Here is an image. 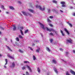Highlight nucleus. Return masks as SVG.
I'll use <instances>...</instances> for the list:
<instances>
[{
    "label": "nucleus",
    "mask_w": 75,
    "mask_h": 75,
    "mask_svg": "<svg viewBox=\"0 0 75 75\" xmlns=\"http://www.w3.org/2000/svg\"><path fill=\"white\" fill-rule=\"evenodd\" d=\"M6 47H7V48L10 51H11V52H12V50H11V49L9 47L7 46H6Z\"/></svg>",
    "instance_id": "2eb2a0df"
},
{
    "label": "nucleus",
    "mask_w": 75,
    "mask_h": 75,
    "mask_svg": "<svg viewBox=\"0 0 75 75\" xmlns=\"http://www.w3.org/2000/svg\"><path fill=\"white\" fill-rule=\"evenodd\" d=\"M72 8H73V7L72 6H71L70 7V9H72Z\"/></svg>",
    "instance_id": "6e6d98bb"
},
{
    "label": "nucleus",
    "mask_w": 75,
    "mask_h": 75,
    "mask_svg": "<svg viewBox=\"0 0 75 75\" xmlns=\"http://www.w3.org/2000/svg\"><path fill=\"white\" fill-rule=\"evenodd\" d=\"M22 70H24V69H26V68L25 66H24L23 67H22Z\"/></svg>",
    "instance_id": "aec40b11"
},
{
    "label": "nucleus",
    "mask_w": 75,
    "mask_h": 75,
    "mask_svg": "<svg viewBox=\"0 0 75 75\" xmlns=\"http://www.w3.org/2000/svg\"><path fill=\"white\" fill-rule=\"evenodd\" d=\"M54 71H55V72H56V74H58V71H57V69H55V68L54 69Z\"/></svg>",
    "instance_id": "6ab92c4d"
},
{
    "label": "nucleus",
    "mask_w": 75,
    "mask_h": 75,
    "mask_svg": "<svg viewBox=\"0 0 75 75\" xmlns=\"http://www.w3.org/2000/svg\"><path fill=\"white\" fill-rule=\"evenodd\" d=\"M1 34V32H0V34Z\"/></svg>",
    "instance_id": "0e129e2a"
},
{
    "label": "nucleus",
    "mask_w": 75,
    "mask_h": 75,
    "mask_svg": "<svg viewBox=\"0 0 75 75\" xmlns=\"http://www.w3.org/2000/svg\"><path fill=\"white\" fill-rule=\"evenodd\" d=\"M19 38H21V39H23V36H21V35H19Z\"/></svg>",
    "instance_id": "cd10ccee"
},
{
    "label": "nucleus",
    "mask_w": 75,
    "mask_h": 75,
    "mask_svg": "<svg viewBox=\"0 0 75 75\" xmlns=\"http://www.w3.org/2000/svg\"><path fill=\"white\" fill-rule=\"evenodd\" d=\"M47 11L48 13H50V11H51V10H50V9H49L47 10Z\"/></svg>",
    "instance_id": "e433bc0d"
},
{
    "label": "nucleus",
    "mask_w": 75,
    "mask_h": 75,
    "mask_svg": "<svg viewBox=\"0 0 75 75\" xmlns=\"http://www.w3.org/2000/svg\"><path fill=\"white\" fill-rule=\"evenodd\" d=\"M7 59H5V62H6V63L5 64V65H6L7 64Z\"/></svg>",
    "instance_id": "bb28decb"
},
{
    "label": "nucleus",
    "mask_w": 75,
    "mask_h": 75,
    "mask_svg": "<svg viewBox=\"0 0 75 75\" xmlns=\"http://www.w3.org/2000/svg\"><path fill=\"white\" fill-rule=\"evenodd\" d=\"M19 52H20L21 53H23V51H21V50L19 49Z\"/></svg>",
    "instance_id": "c85d7f7f"
},
{
    "label": "nucleus",
    "mask_w": 75,
    "mask_h": 75,
    "mask_svg": "<svg viewBox=\"0 0 75 75\" xmlns=\"http://www.w3.org/2000/svg\"><path fill=\"white\" fill-rule=\"evenodd\" d=\"M52 61L53 62L54 64H57V62L56 61V60H55V59H53L52 60Z\"/></svg>",
    "instance_id": "ddd939ff"
},
{
    "label": "nucleus",
    "mask_w": 75,
    "mask_h": 75,
    "mask_svg": "<svg viewBox=\"0 0 75 75\" xmlns=\"http://www.w3.org/2000/svg\"><path fill=\"white\" fill-rule=\"evenodd\" d=\"M62 7H66V5H65V4H64L63 5H62Z\"/></svg>",
    "instance_id": "c756f323"
},
{
    "label": "nucleus",
    "mask_w": 75,
    "mask_h": 75,
    "mask_svg": "<svg viewBox=\"0 0 75 75\" xmlns=\"http://www.w3.org/2000/svg\"><path fill=\"white\" fill-rule=\"evenodd\" d=\"M53 2L54 3H57V1H56L55 0H53Z\"/></svg>",
    "instance_id": "79ce46f5"
},
{
    "label": "nucleus",
    "mask_w": 75,
    "mask_h": 75,
    "mask_svg": "<svg viewBox=\"0 0 75 75\" xmlns=\"http://www.w3.org/2000/svg\"><path fill=\"white\" fill-rule=\"evenodd\" d=\"M28 10L30 12H31V13H34V11L33 10H32L31 9H28Z\"/></svg>",
    "instance_id": "0eeeda50"
},
{
    "label": "nucleus",
    "mask_w": 75,
    "mask_h": 75,
    "mask_svg": "<svg viewBox=\"0 0 75 75\" xmlns=\"http://www.w3.org/2000/svg\"><path fill=\"white\" fill-rule=\"evenodd\" d=\"M54 17L52 16H49V18H50L51 19H52V18H53Z\"/></svg>",
    "instance_id": "58836bf2"
},
{
    "label": "nucleus",
    "mask_w": 75,
    "mask_h": 75,
    "mask_svg": "<svg viewBox=\"0 0 75 75\" xmlns=\"http://www.w3.org/2000/svg\"><path fill=\"white\" fill-rule=\"evenodd\" d=\"M4 68H7V67H6V66H4Z\"/></svg>",
    "instance_id": "bf43d9fd"
},
{
    "label": "nucleus",
    "mask_w": 75,
    "mask_h": 75,
    "mask_svg": "<svg viewBox=\"0 0 75 75\" xmlns=\"http://www.w3.org/2000/svg\"><path fill=\"white\" fill-rule=\"evenodd\" d=\"M49 40L50 43H52L53 42V39H50Z\"/></svg>",
    "instance_id": "b1692460"
},
{
    "label": "nucleus",
    "mask_w": 75,
    "mask_h": 75,
    "mask_svg": "<svg viewBox=\"0 0 75 75\" xmlns=\"http://www.w3.org/2000/svg\"><path fill=\"white\" fill-rule=\"evenodd\" d=\"M2 56V55H1V54H0V57H1Z\"/></svg>",
    "instance_id": "e2e57ef3"
},
{
    "label": "nucleus",
    "mask_w": 75,
    "mask_h": 75,
    "mask_svg": "<svg viewBox=\"0 0 75 75\" xmlns=\"http://www.w3.org/2000/svg\"><path fill=\"white\" fill-rule=\"evenodd\" d=\"M46 50L48 52H50V49L49 48L46 47Z\"/></svg>",
    "instance_id": "f3484780"
},
{
    "label": "nucleus",
    "mask_w": 75,
    "mask_h": 75,
    "mask_svg": "<svg viewBox=\"0 0 75 75\" xmlns=\"http://www.w3.org/2000/svg\"><path fill=\"white\" fill-rule=\"evenodd\" d=\"M67 23L68 24V25L70 27H72V25L70 23L69 21L67 22Z\"/></svg>",
    "instance_id": "4468645a"
},
{
    "label": "nucleus",
    "mask_w": 75,
    "mask_h": 75,
    "mask_svg": "<svg viewBox=\"0 0 75 75\" xmlns=\"http://www.w3.org/2000/svg\"><path fill=\"white\" fill-rule=\"evenodd\" d=\"M60 33H61L62 35V36H65V35H64V33H63V31H62V30H60Z\"/></svg>",
    "instance_id": "dca6fc26"
},
{
    "label": "nucleus",
    "mask_w": 75,
    "mask_h": 75,
    "mask_svg": "<svg viewBox=\"0 0 75 75\" xmlns=\"http://www.w3.org/2000/svg\"><path fill=\"white\" fill-rule=\"evenodd\" d=\"M20 14L21 15V16H23V15L21 14V13H20Z\"/></svg>",
    "instance_id": "69168bd1"
},
{
    "label": "nucleus",
    "mask_w": 75,
    "mask_h": 75,
    "mask_svg": "<svg viewBox=\"0 0 75 75\" xmlns=\"http://www.w3.org/2000/svg\"><path fill=\"white\" fill-rule=\"evenodd\" d=\"M50 35H52V36H54V35L53 34V33H50Z\"/></svg>",
    "instance_id": "4c0bfd02"
},
{
    "label": "nucleus",
    "mask_w": 75,
    "mask_h": 75,
    "mask_svg": "<svg viewBox=\"0 0 75 75\" xmlns=\"http://www.w3.org/2000/svg\"><path fill=\"white\" fill-rule=\"evenodd\" d=\"M6 14H8L9 13L8 12H6Z\"/></svg>",
    "instance_id": "052dcab7"
},
{
    "label": "nucleus",
    "mask_w": 75,
    "mask_h": 75,
    "mask_svg": "<svg viewBox=\"0 0 75 75\" xmlns=\"http://www.w3.org/2000/svg\"><path fill=\"white\" fill-rule=\"evenodd\" d=\"M26 67L27 68H28V69L29 70L30 72H32V70H31V68L30 67H29L28 66H27Z\"/></svg>",
    "instance_id": "6e6552de"
},
{
    "label": "nucleus",
    "mask_w": 75,
    "mask_h": 75,
    "mask_svg": "<svg viewBox=\"0 0 75 75\" xmlns=\"http://www.w3.org/2000/svg\"><path fill=\"white\" fill-rule=\"evenodd\" d=\"M1 8H2L3 10H4V6L2 5L1 6Z\"/></svg>",
    "instance_id": "ea45409f"
},
{
    "label": "nucleus",
    "mask_w": 75,
    "mask_h": 75,
    "mask_svg": "<svg viewBox=\"0 0 75 75\" xmlns=\"http://www.w3.org/2000/svg\"><path fill=\"white\" fill-rule=\"evenodd\" d=\"M66 75H70V74L69 73V72H68V71H67L66 72Z\"/></svg>",
    "instance_id": "4be33fe9"
},
{
    "label": "nucleus",
    "mask_w": 75,
    "mask_h": 75,
    "mask_svg": "<svg viewBox=\"0 0 75 75\" xmlns=\"http://www.w3.org/2000/svg\"><path fill=\"white\" fill-rule=\"evenodd\" d=\"M65 54H66V55H67L68 54H69V52H65Z\"/></svg>",
    "instance_id": "a19ab883"
},
{
    "label": "nucleus",
    "mask_w": 75,
    "mask_h": 75,
    "mask_svg": "<svg viewBox=\"0 0 75 75\" xmlns=\"http://www.w3.org/2000/svg\"><path fill=\"white\" fill-rule=\"evenodd\" d=\"M22 13L23 15L25 16H31V14L28 13H27L25 11H22Z\"/></svg>",
    "instance_id": "f03ea898"
},
{
    "label": "nucleus",
    "mask_w": 75,
    "mask_h": 75,
    "mask_svg": "<svg viewBox=\"0 0 75 75\" xmlns=\"http://www.w3.org/2000/svg\"><path fill=\"white\" fill-rule=\"evenodd\" d=\"M64 31H65L67 33L68 35H69V32H68V30H67V29L64 28Z\"/></svg>",
    "instance_id": "9b49d317"
},
{
    "label": "nucleus",
    "mask_w": 75,
    "mask_h": 75,
    "mask_svg": "<svg viewBox=\"0 0 75 75\" xmlns=\"http://www.w3.org/2000/svg\"><path fill=\"white\" fill-rule=\"evenodd\" d=\"M8 56L9 58H10V59H14V57H12L9 54H8Z\"/></svg>",
    "instance_id": "9d476101"
},
{
    "label": "nucleus",
    "mask_w": 75,
    "mask_h": 75,
    "mask_svg": "<svg viewBox=\"0 0 75 75\" xmlns=\"http://www.w3.org/2000/svg\"><path fill=\"white\" fill-rule=\"evenodd\" d=\"M60 13H63V11L61 10H60Z\"/></svg>",
    "instance_id": "3c124183"
},
{
    "label": "nucleus",
    "mask_w": 75,
    "mask_h": 75,
    "mask_svg": "<svg viewBox=\"0 0 75 75\" xmlns=\"http://www.w3.org/2000/svg\"><path fill=\"white\" fill-rule=\"evenodd\" d=\"M73 52L74 54L75 53V50H73Z\"/></svg>",
    "instance_id": "8fccbe9b"
},
{
    "label": "nucleus",
    "mask_w": 75,
    "mask_h": 75,
    "mask_svg": "<svg viewBox=\"0 0 75 75\" xmlns=\"http://www.w3.org/2000/svg\"><path fill=\"white\" fill-rule=\"evenodd\" d=\"M36 51H37V52H38V49H37V50H36Z\"/></svg>",
    "instance_id": "338daca9"
},
{
    "label": "nucleus",
    "mask_w": 75,
    "mask_h": 75,
    "mask_svg": "<svg viewBox=\"0 0 75 75\" xmlns=\"http://www.w3.org/2000/svg\"><path fill=\"white\" fill-rule=\"evenodd\" d=\"M28 47V48H30V50H31L32 51H33V49L32 48H31V47Z\"/></svg>",
    "instance_id": "49530a36"
},
{
    "label": "nucleus",
    "mask_w": 75,
    "mask_h": 75,
    "mask_svg": "<svg viewBox=\"0 0 75 75\" xmlns=\"http://www.w3.org/2000/svg\"><path fill=\"white\" fill-rule=\"evenodd\" d=\"M73 16H75V13L73 14Z\"/></svg>",
    "instance_id": "13d9d810"
},
{
    "label": "nucleus",
    "mask_w": 75,
    "mask_h": 75,
    "mask_svg": "<svg viewBox=\"0 0 75 75\" xmlns=\"http://www.w3.org/2000/svg\"><path fill=\"white\" fill-rule=\"evenodd\" d=\"M34 42H38V41L36 40H35Z\"/></svg>",
    "instance_id": "09e8293b"
},
{
    "label": "nucleus",
    "mask_w": 75,
    "mask_h": 75,
    "mask_svg": "<svg viewBox=\"0 0 75 75\" xmlns=\"http://www.w3.org/2000/svg\"><path fill=\"white\" fill-rule=\"evenodd\" d=\"M40 48H39L38 50V52H39V51H40Z\"/></svg>",
    "instance_id": "c03bdc74"
},
{
    "label": "nucleus",
    "mask_w": 75,
    "mask_h": 75,
    "mask_svg": "<svg viewBox=\"0 0 75 75\" xmlns=\"http://www.w3.org/2000/svg\"><path fill=\"white\" fill-rule=\"evenodd\" d=\"M28 30H26L24 32L25 33H28Z\"/></svg>",
    "instance_id": "72a5a7b5"
},
{
    "label": "nucleus",
    "mask_w": 75,
    "mask_h": 75,
    "mask_svg": "<svg viewBox=\"0 0 75 75\" xmlns=\"http://www.w3.org/2000/svg\"><path fill=\"white\" fill-rule=\"evenodd\" d=\"M38 72L39 73H40V69L39 68H38Z\"/></svg>",
    "instance_id": "f704fd0d"
},
{
    "label": "nucleus",
    "mask_w": 75,
    "mask_h": 75,
    "mask_svg": "<svg viewBox=\"0 0 75 75\" xmlns=\"http://www.w3.org/2000/svg\"><path fill=\"white\" fill-rule=\"evenodd\" d=\"M59 50H60V51H63V50L61 48H60Z\"/></svg>",
    "instance_id": "de8ad7c7"
},
{
    "label": "nucleus",
    "mask_w": 75,
    "mask_h": 75,
    "mask_svg": "<svg viewBox=\"0 0 75 75\" xmlns=\"http://www.w3.org/2000/svg\"><path fill=\"white\" fill-rule=\"evenodd\" d=\"M16 66V64L14 63V62H13L12 63V65L10 66L11 68H14V67Z\"/></svg>",
    "instance_id": "423d86ee"
},
{
    "label": "nucleus",
    "mask_w": 75,
    "mask_h": 75,
    "mask_svg": "<svg viewBox=\"0 0 75 75\" xmlns=\"http://www.w3.org/2000/svg\"><path fill=\"white\" fill-rule=\"evenodd\" d=\"M34 45H35V44L33 43L32 44V46H34Z\"/></svg>",
    "instance_id": "4d7b16f0"
},
{
    "label": "nucleus",
    "mask_w": 75,
    "mask_h": 75,
    "mask_svg": "<svg viewBox=\"0 0 75 75\" xmlns=\"http://www.w3.org/2000/svg\"><path fill=\"white\" fill-rule=\"evenodd\" d=\"M24 64H27V63H29V62L28 61H25L24 62Z\"/></svg>",
    "instance_id": "7c9ffc66"
},
{
    "label": "nucleus",
    "mask_w": 75,
    "mask_h": 75,
    "mask_svg": "<svg viewBox=\"0 0 75 75\" xmlns=\"http://www.w3.org/2000/svg\"><path fill=\"white\" fill-rule=\"evenodd\" d=\"M70 73H71L72 74H73V75H75V72L74 71L71 70Z\"/></svg>",
    "instance_id": "1a4fd4ad"
},
{
    "label": "nucleus",
    "mask_w": 75,
    "mask_h": 75,
    "mask_svg": "<svg viewBox=\"0 0 75 75\" xmlns=\"http://www.w3.org/2000/svg\"><path fill=\"white\" fill-rule=\"evenodd\" d=\"M47 21L48 22H49V23H51V21L50 19H47Z\"/></svg>",
    "instance_id": "2f4dec72"
},
{
    "label": "nucleus",
    "mask_w": 75,
    "mask_h": 75,
    "mask_svg": "<svg viewBox=\"0 0 75 75\" xmlns=\"http://www.w3.org/2000/svg\"><path fill=\"white\" fill-rule=\"evenodd\" d=\"M11 42H12V40H11Z\"/></svg>",
    "instance_id": "774afa93"
},
{
    "label": "nucleus",
    "mask_w": 75,
    "mask_h": 75,
    "mask_svg": "<svg viewBox=\"0 0 75 75\" xmlns=\"http://www.w3.org/2000/svg\"><path fill=\"white\" fill-rule=\"evenodd\" d=\"M20 32L22 35H24V34H23V32L21 30H20Z\"/></svg>",
    "instance_id": "412c9836"
},
{
    "label": "nucleus",
    "mask_w": 75,
    "mask_h": 75,
    "mask_svg": "<svg viewBox=\"0 0 75 75\" xmlns=\"http://www.w3.org/2000/svg\"><path fill=\"white\" fill-rule=\"evenodd\" d=\"M13 31H16V25H14L13 26Z\"/></svg>",
    "instance_id": "f8f14e48"
},
{
    "label": "nucleus",
    "mask_w": 75,
    "mask_h": 75,
    "mask_svg": "<svg viewBox=\"0 0 75 75\" xmlns=\"http://www.w3.org/2000/svg\"><path fill=\"white\" fill-rule=\"evenodd\" d=\"M9 8L10 9H11V10H14V8L12 6H9Z\"/></svg>",
    "instance_id": "a211bd4d"
},
{
    "label": "nucleus",
    "mask_w": 75,
    "mask_h": 75,
    "mask_svg": "<svg viewBox=\"0 0 75 75\" xmlns=\"http://www.w3.org/2000/svg\"><path fill=\"white\" fill-rule=\"evenodd\" d=\"M35 6H36V8H38V5H36Z\"/></svg>",
    "instance_id": "864d4df0"
},
{
    "label": "nucleus",
    "mask_w": 75,
    "mask_h": 75,
    "mask_svg": "<svg viewBox=\"0 0 75 75\" xmlns=\"http://www.w3.org/2000/svg\"><path fill=\"white\" fill-rule=\"evenodd\" d=\"M16 41H19V38H16Z\"/></svg>",
    "instance_id": "a878e982"
},
{
    "label": "nucleus",
    "mask_w": 75,
    "mask_h": 75,
    "mask_svg": "<svg viewBox=\"0 0 75 75\" xmlns=\"http://www.w3.org/2000/svg\"><path fill=\"white\" fill-rule=\"evenodd\" d=\"M38 8L41 11H44L45 10V8L44 7L43 8H42L41 6L40 5L38 6Z\"/></svg>",
    "instance_id": "39448f33"
},
{
    "label": "nucleus",
    "mask_w": 75,
    "mask_h": 75,
    "mask_svg": "<svg viewBox=\"0 0 75 75\" xmlns=\"http://www.w3.org/2000/svg\"><path fill=\"white\" fill-rule=\"evenodd\" d=\"M26 74L27 75H30V74H29V73H28V72H26Z\"/></svg>",
    "instance_id": "37998d69"
},
{
    "label": "nucleus",
    "mask_w": 75,
    "mask_h": 75,
    "mask_svg": "<svg viewBox=\"0 0 75 75\" xmlns=\"http://www.w3.org/2000/svg\"><path fill=\"white\" fill-rule=\"evenodd\" d=\"M18 3H20V4H21V2L20 1H18Z\"/></svg>",
    "instance_id": "603ef678"
},
{
    "label": "nucleus",
    "mask_w": 75,
    "mask_h": 75,
    "mask_svg": "<svg viewBox=\"0 0 75 75\" xmlns=\"http://www.w3.org/2000/svg\"><path fill=\"white\" fill-rule=\"evenodd\" d=\"M46 30L47 31H49L51 32V31H53L56 34H57V31H55V30H54L53 29H51L50 28H48V27L46 28Z\"/></svg>",
    "instance_id": "f257e3e1"
},
{
    "label": "nucleus",
    "mask_w": 75,
    "mask_h": 75,
    "mask_svg": "<svg viewBox=\"0 0 75 75\" xmlns=\"http://www.w3.org/2000/svg\"><path fill=\"white\" fill-rule=\"evenodd\" d=\"M61 4L62 5H63L64 4H65V3L64 1H61Z\"/></svg>",
    "instance_id": "5701e85b"
},
{
    "label": "nucleus",
    "mask_w": 75,
    "mask_h": 75,
    "mask_svg": "<svg viewBox=\"0 0 75 75\" xmlns=\"http://www.w3.org/2000/svg\"><path fill=\"white\" fill-rule=\"evenodd\" d=\"M52 11L53 12H55V9H52Z\"/></svg>",
    "instance_id": "c9c22d12"
},
{
    "label": "nucleus",
    "mask_w": 75,
    "mask_h": 75,
    "mask_svg": "<svg viewBox=\"0 0 75 75\" xmlns=\"http://www.w3.org/2000/svg\"><path fill=\"white\" fill-rule=\"evenodd\" d=\"M16 44L17 46H19V45H18V44L17 42L16 43Z\"/></svg>",
    "instance_id": "a18cd8bd"
},
{
    "label": "nucleus",
    "mask_w": 75,
    "mask_h": 75,
    "mask_svg": "<svg viewBox=\"0 0 75 75\" xmlns=\"http://www.w3.org/2000/svg\"><path fill=\"white\" fill-rule=\"evenodd\" d=\"M21 29H22V30H23V27H22L21 28Z\"/></svg>",
    "instance_id": "680f3d73"
},
{
    "label": "nucleus",
    "mask_w": 75,
    "mask_h": 75,
    "mask_svg": "<svg viewBox=\"0 0 75 75\" xmlns=\"http://www.w3.org/2000/svg\"><path fill=\"white\" fill-rule=\"evenodd\" d=\"M66 41L67 42L70 43V44H73V40L71 38H70L69 39H67Z\"/></svg>",
    "instance_id": "7ed1b4c3"
},
{
    "label": "nucleus",
    "mask_w": 75,
    "mask_h": 75,
    "mask_svg": "<svg viewBox=\"0 0 75 75\" xmlns=\"http://www.w3.org/2000/svg\"><path fill=\"white\" fill-rule=\"evenodd\" d=\"M33 60H34V61H35V60L36 59V57H35V56H33Z\"/></svg>",
    "instance_id": "393cba45"
},
{
    "label": "nucleus",
    "mask_w": 75,
    "mask_h": 75,
    "mask_svg": "<svg viewBox=\"0 0 75 75\" xmlns=\"http://www.w3.org/2000/svg\"><path fill=\"white\" fill-rule=\"evenodd\" d=\"M38 23L40 25V26L41 27V28H42V29H43V30H45V28H44V25L43 24L40 23V22H38Z\"/></svg>",
    "instance_id": "20e7f679"
},
{
    "label": "nucleus",
    "mask_w": 75,
    "mask_h": 75,
    "mask_svg": "<svg viewBox=\"0 0 75 75\" xmlns=\"http://www.w3.org/2000/svg\"><path fill=\"white\" fill-rule=\"evenodd\" d=\"M1 29L2 30H4V28H1Z\"/></svg>",
    "instance_id": "5fc2aeb1"
},
{
    "label": "nucleus",
    "mask_w": 75,
    "mask_h": 75,
    "mask_svg": "<svg viewBox=\"0 0 75 75\" xmlns=\"http://www.w3.org/2000/svg\"><path fill=\"white\" fill-rule=\"evenodd\" d=\"M49 25L51 27H53V25L51 24H49Z\"/></svg>",
    "instance_id": "473e14b6"
}]
</instances>
